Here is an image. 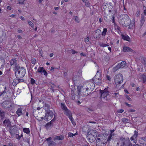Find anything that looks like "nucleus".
I'll return each instance as SVG.
<instances>
[{"mask_svg": "<svg viewBox=\"0 0 146 146\" xmlns=\"http://www.w3.org/2000/svg\"><path fill=\"white\" fill-rule=\"evenodd\" d=\"M15 75L17 78H21L23 77L25 74L26 71L23 67H20L19 64H16L15 69Z\"/></svg>", "mask_w": 146, "mask_h": 146, "instance_id": "nucleus-1", "label": "nucleus"}, {"mask_svg": "<svg viewBox=\"0 0 146 146\" xmlns=\"http://www.w3.org/2000/svg\"><path fill=\"white\" fill-rule=\"evenodd\" d=\"M98 132L96 130H91L87 133V137L90 142L94 141L97 136Z\"/></svg>", "mask_w": 146, "mask_h": 146, "instance_id": "nucleus-2", "label": "nucleus"}, {"mask_svg": "<svg viewBox=\"0 0 146 146\" xmlns=\"http://www.w3.org/2000/svg\"><path fill=\"white\" fill-rule=\"evenodd\" d=\"M2 107L9 110H11L13 109L15 105L12 102L9 101H6L1 104Z\"/></svg>", "mask_w": 146, "mask_h": 146, "instance_id": "nucleus-3", "label": "nucleus"}, {"mask_svg": "<svg viewBox=\"0 0 146 146\" xmlns=\"http://www.w3.org/2000/svg\"><path fill=\"white\" fill-rule=\"evenodd\" d=\"M106 143L105 137L103 134H99L97 136V139L96 141V146H102V144H105Z\"/></svg>", "mask_w": 146, "mask_h": 146, "instance_id": "nucleus-4", "label": "nucleus"}, {"mask_svg": "<svg viewBox=\"0 0 146 146\" xmlns=\"http://www.w3.org/2000/svg\"><path fill=\"white\" fill-rule=\"evenodd\" d=\"M100 93L101 94V99H103L104 100H108L110 99L109 92L108 88H106L103 90H100Z\"/></svg>", "mask_w": 146, "mask_h": 146, "instance_id": "nucleus-5", "label": "nucleus"}, {"mask_svg": "<svg viewBox=\"0 0 146 146\" xmlns=\"http://www.w3.org/2000/svg\"><path fill=\"white\" fill-rule=\"evenodd\" d=\"M101 74L100 70H98L95 76L93 78L92 81L97 85H100L102 83V81L100 76Z\"/></svg>", "mask_w": 146, "mask_h": 146, "instance_id": "nucleus-6", "label": "nucleus"}, {"mask_svg": "<svg viewBox=\"0 0 146 146\" xmlns=\"http://www.w3.org/2000/svg\"><path fill=\"white\" fill-rule=\"evenodd\" d=\"M126 17L123 26L125 27H127L129 26V28L130 29H132L134 26V22L133 21L131 22V19L129 17L128 15H126Z\"/></svg>", "mask_w": 146, "mask_h": 146, "instance_id": "nucleus-7", "label": "nucleus"}, {"mask_svg": "<svg viewBox=\"0 0 146 146\" xmlns=\"http://www.w3.org/2000/svg\"><path fill=\"white\" fill-rule=\"evenodd\" d=\"M123 76L121 74H119L116 75L114 77V82L117 85L121 84L123 81Z\"/></svg>", "mask_w": 146, "mask_h": 146, "instance_id": "nucleus-8", "label": "nucleus"}, {"mask_svg": "<svg viewBox=\"0 0 146 146\" xmlns=\"http://www.w3.org/2000/svg\"><path fill=\"white\" fill-rule=\"evenodd\" d=\"M122 145L123 146H132V144L131 142L129 137H122L120 139Z\"/></svg>", "mask_w": 146, "mask_h": 146, "instance_id": "nucleus-9", "label": "nucleus"}, {"mask_svg": "<svg viewBox=\"0 0 146 146\" xmlns=\"http://www.w3.org/2000/svg\"><path fill=\"white\" fill-rule=\"evenodd\" d=\"M145 22V17L143 14H141V19L140 20V24L137 27V29L139 30V32H140L141 33L142 32L143 30L145 29V27L143 26Z\"/></svg>", "mask_w": 146, "mask_h": 146, "instance_id": "nucleus-10", "label": "nucleus"}, {"mask_svg": "<svg viewBox=\"0 0 146 146\" xmlns=\"http://www.w3.org/2000/svg\"><path fill=\"white\" fill-rule=\"evenodd\" d=\"M54 114L50 110H47L46 111L44 117V119L48 121L50 120L53 117Z\"/></svg>", "mask_w": 146, "mask_h": 146, "instance_id": "nucleus-11", "label": "nucleus"}, {"mask_svg": "<svg viewBox=\"0 0 146 146\" xmlns=\"http://www.w3.org/2000/svg\"><path fill=\"white\" fill-rule=\"evenodd\" d=\"M107 31V29L106 28H104L103 29V32L102 34L101 31L100 29H97L95 33L96 34H97V35H95V36L96 37V38H100V36L101 34L103 36H104L106 35V33Z\"/></svg>", "mask_w": 146, "mask_h": 146, "instance_id": "nucleus-12", "label": "nucleus"}, {"mask_svg": "<svg viewBox=\"0 0 146 146\" xmlns=\"http://www.w3.org/2000/svg\"><path fill=\"white\" fill-rule=\"evenodd\" d=\"M138 130H135L134 132L133 135L130 138L131 141L135 143H137V137H138Z\"/></svg>", "mask_w": 146, "mask_h": 146, "instance_id": "nucleus-13", "label": "nucleus"}, {"mask_svg": "<svg viewBox=\"0 0 146 146\" xmlns=\"http://www.w3.org/2000/svg\"><path fill=\"white\" fill-rule=\"evenodd\" d=\"M126 63L125 61H122L118 64L114 68L115 70L116 71L119 68H122L126 66Z\"/></svg>", "mask_w": 146, "mask_h": 146, "instance_id": "nucleus-14", "label": "nucleus"}, {"mask_svg": "<svg viewBox=\"0 0 146 146\" xmlns=\"http://www.w3.org/2000/svg\"><path fill=\"white\" fill-rule=\"evenodd\" d=\"M24 81V80L23 79L17 78L13 80L12 84L13 86H15L19 83L23 82Z\"/></svg>", "mask_w": 146, "mask_h": 146, "instance_id": "nucleus-15", "label": "nucleus"}, {"mask_svg": "<svg viewBox=\"0 0 146 146\" xmlns=\"http://www.w3.org/2000/svg\"><path fill=\"white\" fill-rule=\"evenodd\" d=\"M3 125L6 127H9L11 125V122L9 119H6L3 121Z\"/></svg>", "mask_w": 146, "mask_h": 146, "instance_id": "nucleus-16", "label": "nucleus"}, {"mask_svg": "<svg viewBox=\"0 0 146 146\" xmlns=\"http://www.w3.org/2000/svg\"><path fill=\"white\" fill-rule=\"evenodd\" d=\"M94 86V84L92 82H89L86 84V87L90 90L93 88Z\"/></svg>", "mask_w": 146, "mask_h": 146, "instance_id": "nucleus-17", "label": "nucleus"}, {"mask_svg": "<svg viewBox=\"0 0 146 146\" xmlns=\"http://www.w3.org/2000/svg\"><path fill=\"white\" fill-rule=\"evenodd\" d=\"M123 52H124L130 51L133 53H134L135 52L134 50H132V49L130 48L129 47L125 46H124L123 49Z\"/></svg>", "mask_w": 146, "mask_h": 146, "instance_id": "nucleus-18", "label": "nucleus"}, {"mask_svg": "<svg viewBox=\"0 0 146 146\" xmlns=\"http://www.w3.org/2000/svg\"><path fill=\"white\" fill-rule=\"evenodd\" d=\"M127 15V14H124L123 15L122 17L121 18L119 21V23L124 25V23L125 20L126 19H125L126 16Z\"/></svg>", "mask_w": 146, "mask_h": 146, "instance_id": "nucleus-19", "label": "nucleus"}, {"mask_svg": "<svg viewBox=\"0 0 146 146\" xmlns=\"http://www.w3.org/2000/svg\"><path fill=\"white\" fill-rule=\"evenodd\" d=\"M90 90L86 86L83 89V92L84 95L85 96H87L89 94L88 93L89 91L88 90Z\"/></svg>", "mask_w": 146, "mask_h": 146, "instance_id": "nucleus-20", "label": "nucleus"}, {"mask_svg": "<svg viewBox=\"0 0 146 146\" xmlns=\"http://www.w3.org/2000/svg\"><path fill=\"white\" fill-rule=\"evenodd\" d=\"M10 64L12 66L13 65H15V68H16V64H17V60H16L15 58H13L12 60H11L10 61Z\"/></svg>", "mask_w": 146, "mask_h": 146, "instance_id": "nucleus-21", "label": "nucleus"}, {"mask_svg": "<svg viewBox=\"0 0 146 146\" xmlns=\"http://www.w3.org/2000/svg\"><path fill=\"white\" fill-rule=\"evenodd\" d=\"M55 120V117L50 122L46 123L45 125V127L47 128H48L49 127H50L52 124V122H54Z\"/></svg>", "mask_w": 146, "mask_h": 146, "instance_id": "nucleus-22", "label": "nucleus"}, {"mask_svg": "<svg viewBox=\"0 0 146 146\" xmlns=\"http://www.w3.org/2000/svg\"><path fill=\"white\" fill-rule=\"evenodd\" d=\"M64 139V137L62 135H60L59 136H56L53 139L54 141L56 140H62Z\"/></svg>", "mask_w": 146, "mask_h": 146, "instance_id": "nucleus-23", "label": "nucleus"}, {"mask_svg": "<svg viewBox=\"0 0 146 146\" xmlns=\"http://www.w3.org/2000/svg\"><path fill=\"white\" fill-rule=\"evenodd\" d=\"M139 77L142 80V82L143 83H144L146 81V76L144 74H141Z\"/></svg>", "mask_w": 146, "mask_h": 146, "instance_id": "nucleus-24", "label": "nucleus"}, {"mask_svg": "<svg viewBox=\"0 0 146 146\" xmlns=\"http://www.w3.org/2000/svg\"><path fill=\"white\" fill-rule=\"evenodd\" d=\"M122 38L123 39L129 41L130 40V38L127 35H121Z\"/></svg>", "mask_w": 146, "mask_h": 146, "instance_id": "nucleus-25", "label": "nucleus"}, {"mask_svg": "<svg viewBox=\"0 0 146 146\" xmlns=\"http://www.w3.org/2000/svg\"><path fill=\"white\" fill-rule=\"evenodd\" d=\"M22 108H19L16 112V113L17 115L19 116H21L22 114Z\"/></svg>", "mask_w": 146, "mask_h": 146, "instance_id": "nucleus-26", "label": "nucleus"}, {"mask_svg": "<svg viewBox=\"0 0 146 146\" xmlns=\"http://www.w3.org/2000/svg\"><path fill=\"white\" fill-rule=\"evenodd\" d=\"M61 107L62 110L64 111L67 109V108L65 104L62 103L61 104Z\"/></svg>", "mask_w": 146, "mask_h": 146, "instance_id": "nucleus-27", "label": "nucleus"}, {"mask_svg": "<svg viewBox=\"0 0 146 146\" xmlns=\"http://www.w3.org/2000/svg\"><path fill=\"white\" fill-rule=\"evenodd\" d=\"M72 113L68 109L64 111V114L67 116H68Z\"/></svg>", "mask_w": 146, "mask_h": 146, "instance_id": "nucleus-28", "label": "nucleus"}, {"mask_svg": "<svg viewBox=\"0 0 146 146\" xmlns=\"http://www.w3.org/2000/svg\"><path fill=\"white\" fill-rule=\"evenodd\" d=\"M5 113L3 110H0V115L2 118H4L5 117Z\"/></svg>", "mask_w": 146, "mask_h": 146, "instance_id": "nucleus-29", "label": "nucleus"}, {"mask_svg": "<svg viewBox=\"0 0 146 146\" xmlns=\"http://www.w3.org/2000/svg\"><path fill=\"white\" fill-rule=\"evenodd\" d=\"M112 95V96L116 99L118 98V96H119L118 93H113Z\"/></svg>", "mask_w": 146, "mask_h": 146, "instance_id": "nucleus-30", "label": "nucleus"}, {"mask_svg": "<svg viewBox=\"0 0 146 146\" xmlns=\"http://www.w3.org/2000/svg\"><path fill=\"white\" fill-rule=\"evenodd\" d=\"M140 145H139L138 144L133 145V146H146V144L145 143H143L141 141H139Z\"/></svg>", "mask_w": 146, "mask_h": 146, "instance_id": "nucleus-31", "label": "nucleus"}, {"mask_svg": "<svg viewBox=\"0 0 146 146\" xmlns=\"http://www.w3.org/2000/svg\"><path fill=\"white\" fill-rule=\"evenodd\" d=\"M141 62L145 66H146V58H142L141 59Z\"/></svg>", "mask_w": 146, "mask_h": 146, "instance_id": "nucleus-32", "label": "nucleus"}, {"mask_svg": "<svg viewBox=\"0 0 146 146\" xmlns=\"http://www.w3.org/2000/svg\"><path fill=\"white\" fill-rule=\"evenodd\" d=\"M23 131L25 133L27 134H29L30 132L29 129V128H24L23 129Z\"/></svg>", "mask_w": 146, "mask_h": 146, "instance_id": "nucleus-33", "label": "nucleus"}, {"mask_svg": "<svg viewBox=\"0 0 146 146\" xmlns=\"http://www.w3.org/2000/svg\"><path fill=\"white\" fill-rule=\"evenodd\" d=\"M56 145V143L53 141H50L48 142L49 146H55Z\"/></svg>", "mask_w": 146, "mask_h": 146, "instance_id": "nucleus-34", "label": "nucleus"}, {"mask_svg": "<svg viewBox=\"0 0 146 146\" xmlns=\"http://www.w3.org/2000/svg\"><path fill=\"white\" fill-rule=\"evenodd\" d=\"M50 108V106L49 104H45V106H44V109L46 110V111L47 110H50L49 108Z\"/></svg>", "mask_w": 146, "mask_h": 146, "instance_id": "nucleus-35", "label": "nucleus"}, {"mask_svg": "<svg viewBox=\"0 0 146 146\" xmlns=\"http://www.w3.org/2000/svg\"><path fill=\"white\" fill-rule=\"evenodd\" d=\"M129 120L127 118L124 117L122 119V121L123 123H129Z\"/></svg>", "mask_w": 146, "mask_h": 146, "instance_id": "nucleus-36", "label": "nucleus"}, {"mask_svg": "<svg viewBox=\"0 0 146 146\" xmlns=\"http://www.w3.org/2000/svg\"><path fill=\"white\" fill-rule=\"evenodd\" d=\"M76 135V133L75 134H73L72 133L69 132L68 133V137H73V136H75Z\"/></svg>", "mask_w": 146, "mask_h": 146, "instance_id": "nucleus-37", "label": "nucleus"}, {"mask_svg": "<svg viewBox=\"0 0 146 146\" xmlns=\"http://www.w3.org/2000/svg\"><path fill=\"white\" fill-rule=\"evenodd\" d=\"M99 44L100 46L103 47L109 46V45L107 44L103 43H100Z\"/></svg>", "mask_w": 146, "mask_h": 146, "instance_id": "nucleus-38", "label": "nucleus"}, {"mask_svg": "<svg viewBox=\"0 0 146 146\" xmlns=\"http://www.w3.org/2000/svg\"><path fill=\"white\" fill-rule=\"evenodd\" d=\"M114 135V134H110L109 135V137L107 141H106V142H109L111 140V137L112 136V135Z\"/></svg>", "mask_w": 146, "mask_h": 146, "instance_id": "nucleus-39", "label": "nucleus"}, {"mask_svg": "<svg viewBox=\"0 0 146 146\" xmlns=\"http://www.w3.org/2000/svg\"><path fill=\"white\" fill-rule=\"evenodd\" d=\"M44 70L43 67H40L37 70V72H42V71Z\"/></svg>", "mask_w": 146, "mask_h": 146, "instance_id": "nucleus-40", "label": "nucleus"}, {"mask_svg": "<svg viewBox=\"0 0 146 146\" xmlns=\"http://www.w3.org/2000/svg\"><path fill=\"white\" fill-rule=\"evenodd\" d=\"M74 20L76 22L78 23L80 21V20H79L78 17L76 16H74Z\"/></svg>", "mask_w": 146, "mask_h": 146, "instance_id": "nucleus-41", "label": "nucleus"}, {"mask_svg": "<svg viewBox=\"0 0 146 146\" xmlns=\"http://www.w3.org/2000/svg\"><path fill=\"white\" fill-rule=\"evenodd\" d=\"M84 2L85 3V5L87 6L88 7L90 5V3L87 0L86 1L84 0Z\"/></svg>", "mask_w": 146, "mask_h": 146, "instance_id": "nucleus-42", "label": "nucleus"}, {"mask_svg": "<svg viewBox=\"0 0 146 146\" xmlns=\"http://www.w3.org/2000/svg\"><path fill=\"white\" fill-rule=\"evenodd\" d=\"M28 23L29 25L32 27H34V25L33 24V23L31 21H28Z\"/></svg>", "mask_w": 146, "mask_h": 146, "instance_id": "nucleus-43", "label": "nucleus"}, {"mask_svg": "<svg viewBox=\"0 0 146 146\" xmlns=\"http://www.w3.org/2000/svg\"><path fill=\"white\" fill-rule=\"evenodd\" d=\"M0 60L2 62L3 64H5V60L1 56H0Z\"/></svg>", "mask_w": 146, "mask_h": 146, "instance_id": "nucleus-44", "label": "nucleus"}, {"mask_svg": "<svg viewBox=\"0 0 146 146\" xmlns=\"http://www.w3.org/2000/svg\"><path fill=\"white\" fill-rule=\"evenodd\" d=\"M36 60L35 58H33L32 59L31 62L33 64H35L36 62Z\"/></svg>", "mask_w": 146, "mask_h": 146, "instance_id": "nucleus-45", "label": "nucleus"}, {"mask_svg": "<svg viewBox=\"0 0 146 146\" xmlns=\"http://www.w3.org/2000/svg\"><path fill=\"white\" fill-rule=\"evenodd\" d=\"M19 1V3L20 4H23L25 0H18Z\"/></svg>", "mask_w": 146, "mask_h": 146, "instance_id": "nucleus-46", "label": "nucleus"}, {"mask_svg": "<svg viewBox=\"0 0 146 146\" xmlns=\"http://www.w3.org/2000/svg\"><path fill=\"white\" fill-rule=\"evenodd\" d=\"M68 117L69 118V119L70 121H72L73 120V118L72 116V114L71 113L70 114L68 115Z\"/></svg>", "mask_w": 146, "mask_h": 146, "instance_id": "nucleus-47", "label": "nucleus"}, {"mask_svg": "<svg viewBox=\"0 0 146 146\" xmlns=\"http://www.w3.org/2000/svg\"><path fill=\"white\" fill-rule=\"evenodd\" d=\"M16 137L18 139H21V136L18 134H16Z\"/></svg>", "mask_w": 146, "mask_h": 146, "instance_id": "nucleus-48", "label": "nucleus"}, {"mask_svg": "<svg viewBox=\"0 0 146 146\" xmlns=\"http://www.w3.org/2000/svg\"><path fill=\"white\" fill-rule=\"evenodd\" d=\"M84 41L85 42H88L89 41V38L88 37L84 39Z\"/></svg>", "mask_w": 146, "mask_h": 146, "instance_id": "nucleus-49", "label": "nucleus"}, {"mask_svg": "<svg viewBox=\"0 0 146 146\" xmlns=\"http://www.w3.org/2000/svg\"><path fill=\"white\" fill-rule=\"evenodd\" d=\"M125 104L127 106L129 107H133V106L131 105L128 104L127 102L125 103Z\"/></svg>", "mask_w": 146, "mask_h": 146, "instance_id": "nucleus-50", "label": "nucleus"}, {"mask_svg": "<svg viewBox=\"0 0 146 146\" xmlns=\"http://www.w3.org/2000/svg\"><path fill=\"white\" fill-rule=\"evenodd\" d=\"M35 82V80L33 78L31 79V84H34Z\"/></svg>", "mask_w": 146, "mask_h": 146, "instance_id": "nucleus-51", "label": "nucleus"}, {"mask_svg": "<svg viewBox=\"0 0 146 146\" xmlns=\"http://www.w3.org/2000/svg\"><path fill=\"white\" fill-rule=\"evenodd\" d=\"M71 52L73 54H75L77 53L78 52L76 51H75L74 50H71Z\"/></svg>", "mask_w": 146, "mask_h": 146, "instance_id": "nucleus-52", "label": "nucleus"}, {"mask_svg": "<svg viewBox=\"0 0 146 146\" xmlns=\"http://www.w3.org/2000/svg\"><path fill=\"white\" fill-rule=\"evenodd\" d=\"M12 127H10V129L9 130V132L11 134V135H13L14 134V133L13 131L12 130H11V128H12Z\"/></svg>", "mask_w": 146, "mask_h": 146, "instance_id": "nucleus-53", "label": "nucleus"}, {"mask_svg": "<svg viewBox=\"0 0 146 146\" xmlns=\"http://www.w3.org/2000/svg\"><path fill=\"white\" fill-rule=\"evenodd\" d=\"M126 98L129 101H131L132 100L131 98L128 96L126 95Z\"/></svg>", "mask_w": 146, "mask_h": 146, "instance_id": "nucleus-54", "label": "nucleus"}, {"mask_svg": "<svg viewBox=\"0 0 146 146\" xmlns=\"http://www.w3.org/2000/svg\"><path fill=\"white\" fill-rule=\"evenodd\" d=\"M42 72H43L44 73V74L45 76H46L47 75V73L45 70L44 69V70H43Z\"/></svg>", "mask_w": 146, "mask_h": 146, "instance_id": "nucleus-55", "label": "nucleus"}, {"mask_svg": "<svg viewBox=\"0 0 146 146\" xmlns=\"http://www.w3.org/2000/svg\"><path fill=\"white\" fill-rule=\"evenodd\" d=\"M106 78L107 80H108L109 81H110L111 80V78H110V76H109L107 75L106 76Z\"/></svg>", "mask_w": 146, "mask_h": 146, "instance_id": "nucleus-56", "label": "nucleus"}, {"mask_svg": "<svg viewBox=\"0 0 146 146\" xmlns=\"http://www.w3.org/2000/svg\"><path fill=\"white\" fill-rule=\"evenodd\" d=\"M124 111V110L123 109H120L118 110L117 111L119 113H122Z\"/></svg>", "mask_w": 146, "mask_h": 146, "instance_id": "nucleus-57", "label": "nucleus"}, {"mask_svg": "<svg viewBox=\"0 0 146 146\" xmlns=\"http://www.w3.org/2000/svg\"><path fill=\"white\" fill-rule=\"evenodd\" d=\"M140 14V12L139 11H137L136 13V15L137 17H138Z\"/></svg>", "mask_w": 146, "mask_h": 146, "instance_id": "nucleus-58", "label": "nucleus"}, {"mask_svg": "<svg viewBox=\"0 0 146 146\" xmlns=\"http://www.w3.org/2000/svg\"><path fill=\"white\" fill-rule=\"evenodd\" d=\"M129 111L130 112H133L135 111V110L134 109H130Z\"/></svg>", "mask_w": 146, "mask_h": 146, "instance_id": "nucleus-59", "label": "nucleus"}, {"mask_svg": "<svg viewBox=\"0 0 146 146\" xmlns=\"http://www.w3.org/2000/svg\"><path fill=\"white\" fill-rule=\"evenodd\" d=\"M73 125H76V123L74 121V120L71 121Z\"/></svg>", "mask_w": 146, "mask_h": 146, "instance_id": "nucleus-60", "label": "nucleus"}, {"mask_svg": "<svg viewBox=\"0 0 146 146\" xmlns=\"http://www.w3.org/2000/svg\"><path fill=\"white\" fill-rule=\"evenodd\" d=\"M7 9L8 10H11V7L10 6H8L7 7Z\"/></svg>", "mask_w": 146, "mask_h": 146, "instance_id": "nucleus-61", "label": "nucleus"}, {"mask_svg": "<svg viewBox=\"0 0 146 146\" xmlns=\"http://www.w3.org/2000/svg\"><path fill=\"white\" fill-rule=\"evenodd\" d=\"M141 139L142 140H144L145 141H146V137H142L141 138Z\"/></svg>", "mask_w": 146, "mask_h": 146, "instance_id": "nucleus-62", "label": "nucleus"}, {"mask_svg": "<svg viewBox=\"0 0 146 146\" xmlns=\"http://www.w3.org/2000/svg\"><path fill=\"white\" fill-rule=\"evenodd\" d=\"M52 139V138L51 137H50L46 139V140L47 141H50Z\"/></svg>", "mask_w": 146, "mask_h": 146, "instance_id": "nucleus-63", "label": "nucleus"}, {"mask_svg": "<svg viewBox=\"0 0 146 146\" xmlns=\"http://www.w3.org/2000/svg\"><path fill=\"white\" fill-rule=\"evenodd\" d=\"M143 11L146 10V7L143 5Z\"/></svg>", "mask_w": 146, "mask_h": 146, "instance_id": "nucleus-64", "label": "nucleus"}]
</instances>
